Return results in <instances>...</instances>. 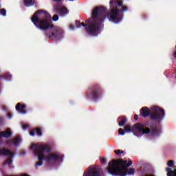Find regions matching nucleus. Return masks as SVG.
Wrapping results in <instances>:
<instances>
[{
	"label": "nucleus",
	"mask_w": 176,
	"mask_h": 176,
	"mask_svg": "<svg viewBox=\"0 0 176 176\" xmlns=\"http://www.w3.org/2000/svg\"><path fill=\"white\" fill-rule=\"evenodd\" d=\"M31 20L35 27L41 31H47L45 35L48 39L63 38V30L58 28H54V25L52 23V15L49 12L38 10L31 17ZM48 30H50L49 32H47Z\"/></svg>",
	"instance_id": "1"
},
{
	"label": "nucleus",
	"mask_w": 176,
	"mask_h": 176,
	"mask_svg": "<svg viewBox=\"0 0 176 176\" xmlns=\"http://www.w3.org/2000/svg\"><path fill=\"white\" fill-rule=\"evenodd\" d=\"M107 16V8L104 7H96L92 12V20L94 23L89 24H85L81 23L80 26L85 27V30L89 35H94L97 32L101 31V27H102V23H104V19Z\"/></svg>",
	"instance_id": "2"
},
{
	"label": "nucleus",
	"mask_w": 176,
	"mask_h": 176,
	"mask_svg": "<svg viewBox=\"0 0 176 176\" xmlns=\"http://www.w3.org/2000/svg\"><path fill=\"white\" fill-rule=\"evenodd\" d=\"M34 156L38 157V162L36 164V167H41V166L43 165V160H45L47 163L49 162H58L60 160H63V156L58 155L56 153H50L52 152V149L49 145H36L33 144L30 146V149H34ZM45 153H50L46 157H45Z\"/></svg>",
	"instance_id": "3"
},
{
	"label": "nucleus",
	"mask_w": 176,
	"mask_h": 176,
	"mask_svg": "<svg viewBox=\"0 0 176 176\" xmlns=\"http://www.w3.org/2000/svg\"><path fill=\"white\" fill-rule=\"evenodd\" d=\"M131 164H133L132 160L127 162V161L122 159L114 160L109 162L107 170L111 175L126 176L127 174L128 175H132V174L135 173L134 168H130L129 170H126V168H129Z\"/></svg>",
	"instance_id": "4"
},
{
	"label": "nucleus",
	"mask_w": 176,
	"mask_h": 176,
	"mask_svg": "<svg viewBox=\"0 0 176 176\" xmlns=\"http://www.w3.org/2000/svg\"><path fill=\"white\" fill-rule=\"evenodd\" d=\"M140 115L142 118H148L150 116L151 120L157 123H162L166 117L164 109L157 106H153L151 109L147 107H142L140 110Z\"/></svg>",
	"instance_id": "5"
},
{
	"label": "nucleus",
	"mask_w": 176,
	"mask_h": 176,
	"mask_svg": "<svg viewBox=\"0 0 176 176\" xmlns=\"http://www.w3.org/2000/svg\"><path fill=\"white\" fill-rule=\"evenodd\" d=\"M151 129L146 127L145 125L141 123H137L133 126L129 124L126 125L124 128L125 133H138L140 135H144V134H150L151 137H155V135H159V130L157 128L153 127V125L150 126Z\"/></svg>",
	"instance_id": "6"
},
{
	"label": "nucleus",
	"mask_w": 176,
	"mask_h": 176,
	"mask_svg": "<svg viewBox=\"0 0 176 176\" xmlns=\"http://www.w3.org/2000/svg\"><path fill=\"white\" fill-rule=\"evenodd\" d=\"M127 6H122V10L118 8L112 9L109 13L111 21H115L116 23H120L123 20V12L128 10Z\"/></svg>",
	"instance_id": "7"
},
{
	"label": "nucleus",
	"mask_w": 176,
	"mask_h": 176,
	"mask_svg": "<svg viewBox=\"0 0 176 176\" xmlns=\"http://www.w3.org/2000/svg\"><path fill=\"white\" fill-rule=\"evenodd\" d=\"M88 96L94 100V101H97L98 98L102 96V89L101 86L98 84H95L89 90L88 93Z\"/></svg>",
	"instance_id": "8"
},
{
	"label": "nucleus",
	"mask_w": 176,
	"mask_h": 176,
	"mask_svg": "<svg viewBox=\"0 0 176 176\" xmlns=\"http://www.w3.org/2000/svg\"><path fill=\"white\" fill-rule=\"evenodd\" d=\"M0 156H10L3 163L4 166H12L13 163V157H14V153H12L10 150H6L3 148L0 149Z\"/></svg>",
	"instance_id": "9"
},
{
	"label": "nucleus",
	"mask_w": 176,
	"mask_h": 176,
	"mask_svg": "<svg viewBox=\"0 0 176 176\" xmlns=\"http://www.w3.org/2000/svg\"><path fill=\"white\" fill-rule=\"evenodd\" d=\"M55 13H57L59 16L62 17H65L69 13V10L66 7H61L60 6L56 5L54 7Z\"/></svg>",
	"instance_id": "10"
},
{
	"label": "nucleus",
	"mask_w": 176,
	"mask_h": 176,
	"mask_svg": "<svg viewBox=\"0 0 176 176\" xmlns=\"http://www.w3.org/2000/svg\"><path fill=\"white\" fill-rule=\"evenodd\" d=\"M83 176H101V173L96 168H92L89 169L87 172L84 173Z\"/></svg>",
	"instance_id": "11"
},
{
	"label": "nucleus",
	"mask_w": 176,
	"mask_h": 176,
	"mask_svg": "<svg viewBox=\"0 0 176 176\" xmlns=\"http://www.w3.org/2000/svg\"><path fill=\"white\" fill-rule=\"evenodd\" d=\"M25 108H27V106L25 104H21L20 102L17 103L15 107L16 110L20 113H22V115H25V113H27Z\"/></svg>",
	"instance_id": "12"
},
{
	"label": "nucleus",
	"mask_w": 176,
	"mask_h": 176,
	"mask_svg": "<svg viewBox=\"0 0 176 176\" xmlns=\"http://www.w3.org/2000/svg\"><path fill=\"white\" fill-rule=\"evenodd\" d=\"M35 134H36L38 137H42V129L34 128L30 131V135H31V137H34Z\"/></svg>",
	"instance_id": "13"
},
{
	"label": "nucleus",
	"mask_w": 176,
	"mask_h": 176,
	"mask_svg": "<svg viewBox=\"0 0 176 176\" xmlns=\"http://www.w3.org/2000/svg\"><path fill=\"white\" fill-rule=\"evenodd\" d=\"M120 6H123V2L120 1H114L110 0V7L112 9H115V8H120Z\"/></svg>",
	"instance_id": "14"
},
{
	"label": "nucleus",
	"mask_w": 176,
	"mask_h": 176,
	"mask_svg": "<svg viewBox=\"0 0 176 176\" xmlns=\"http://www.w3.org/2000/svg\"><path fill=\"white\" fill-rule=\"evenodd\" d=\"M12 134L10 129H8L4 131L0 132V137H3V138H10V137H12Z\"/></svg>",
	"instance_id": "15"
},
{
	"label": "nucleus",
	"mask_w": 176,
	"mask_h": 176,
	"mask_svg": "<svg viewBox=\"0 0 176 176\" xmlns=\"http://www.w3.org/2000/svg\"><path fill=\"white\" fill-rule=\"evenodd\" d=\"M166 171L167 173V176H176V168L173 170L171 168H166Z\"/></svg>",
	"instance_id": "16"
},
{
	"label": "nucleus",
	"mask_w": 176,
	"mask_h": 176,
	"mask_svg": "<svg viewBox=\"0 0 176 176\" xmlns=\"http://www.w3.org/2000/svg\"><path fill=\"white\" fill-rule=\"evenodd\" d=\"M23 3L26 8H30V6L35 5V0H24Z\"/></svg>",
	"instance_id": "17"
},
{
	"label": "nucleus",
	"mask_w": 176,
	"mask_h": 176,
	"mask_svg": "<svg viewBox=\"0 0 176 176\" xmlns=\"http://www.w3.org/2000/svg\"><path fill=\"white\" fill-rule=\"evenodd\" d=\"M11 142H12V144H14L15 145L20 144V138L19 137L15 138L14 139L11 140Z\"/></svg>",
	"instance_id": "18"
},
{
	"label": "nucleus",
	"mask_w": 176,
	"mask_h": 176,
	"mask_svg": "<svg viewBox=\"0 0 176 176\" xmlns=\"http://www.w3.org/2000/svg\"><path fill=\"white\" fill-rule=\"evenodd\" d=\"M0 14L3 17H6V10L5 8L0 9Z\"/></svg>",
	"instance_id": "19"
},
{
	"label": "nucleus",
	"mask_w": 176,
	"mask_h": 176,
	"mask_svg": "<svg viewBox=\"0 0 176 176\" xmlns=\"http://www.w3.org/2000/svg\"><path fill=\"white\" fill-rule=\"evenodd\" d=\"M126 124V118H122V120L119 122L120 127H123Z\"/></svg>",
	"instance_id": "20"
},
{
	"label": "nucleus",
	"mask_w": 176,
	"mask_h": 176,
	"mask_svg": "<svg viewBox=\"0 0 176 176\" xmlns=\"http://www.w3.org/2000/svg\"><path fill=\"white\" fill-rule=\"evenodd\" d=\"M114 153H116V155L119 156V155H122V154L124 153V151H120V150H115Z\"/></svg>",
	"instance_id": "21"
},
{
	"label": "nucleus",
	"mask_w": 176,
	"mask_h": 176,
	"mask_svg": "<svg viewBox=\"0 0 176 176\" xmlns=\"http://www.w3.org/2000/svg\"><path fill=\"white\" fill-rule=\"evenodd\" d=\"M125 133H126V131H124V130H123V129L120 128L118 129V134L120 135H124Z\"/></svg>",
	"instance_id": "22"
},
{
	"label": "nucleus",
	"mask_w": 176,
	"mask_h": 176,
	"mask_svg": "<svg viewBox=\"0 0 176 176\" xmlns=\"http://www.w3.org/2000/svg\"><path fill=\"white\" fill-rule=\"evenodd\" d=\"M167 166H168V167H173L174 166V161L169 160L167 163Z\"/></svg>",
	"instance_id": "23"
},
{
	"label": "nucleus",
	"mask_w": 176,
	"mask_h": 176,
	"mask_svg": "<svg viewBox=\"0 0 176 176\" xmlns=\"http://www.w3.org/2000/svg\"><path fill=\"white\" fill-rule=\"evenodd\" d=\"M75 24H76V28H80V21H76Z\"/></svg>",
	"instance_id": "24"
},
{
	"label": "nucleus",
	"mask_w": 176,
	"mask_h": 176,
	"mask_svg": "<svg viewBox=\"0 0 176 176\" xmlns=\"http://www.w3.org/2000/svg\"><path fill=\"white\" fill-rule=\"evenodd\" d=\"M53 21H57L58 20V14H54L52 17Z\"/></svg>",
	"instance_id": "25"
},
{
	"label": "nucleus",
	"mask_w": 176,
	"mask_h": 176,
	"mask_svg": "<svg viewBox=\"0 0 176 176\" xmlns=\"http://www.w3.org/2000/svg\"><path fill=\"white\" fill-rule=\"evenodd\" d=\"M100 162L102 164H105V163H107V160H105V158L100 157Z\"/></svg>",
	"instance_id": "26"
},
{
	"label": "nucleus",
	"mask_w": 176,
	"mask_h": 176,
	"mask_svg": "<svg viewBox=\"0 0 176 176\" xmlns=\"http://www.w3.org/2000/svg\"><path fill=\"white\" fill-rule=\"evenodd\" d=\"M22 127L23 130H27L30 127V126L24 124Z\"/></svg>",
	"instance_id": "27"
},
{
	"label": "nucleus",
	"mask_w": 176,
	"mask_h": 176,
	"mask_svg": "<svg viewBox=\"0 0 176 176\" xmlns=\"http://www.w3.org/2000/svg\"><path fill=\"white\" fill-rule=\"evenodd\" d=\"M134 119H135V120H138V115L135 114L134 116Z\"/></svg>",
	"instance_id": "28"
},
{
	"label": "nucleus",
	"mask_w": 176,
	"mask_h": 176,
	"mask_svg": "<svg viewBox=\"0 0 176 176\" xmlns=\"http://www.w3.org/2000/svg\"><path fill=\"white\" fill-rule=\"evenodd\" d=\"M69 28L71 30H75V27L73 25H71Z\"/></svg>",
	"instance_id": "29"
},
{
	"label": "nucleus",
	"mask_w": 176,
	"mask_h": 176,
	"mask_svg": "<svg viewBox=\"0 0 176 176\" xmlns=\"http://www.w3.org/2000/svg\"><path fill=\"white\" fill-rule=\"evenodd\" d=\"M85 23H87V24H91V23H90L89 19H87V20L85 21Z\"/></svg>",
	"instance_id": "30"
},
{
	"label": "nucleus",
	"mask_w": 176,
	"mask_h": 176,
	"mask_svg": "<svg viewBox=\"0 0 176 176\" xmlns=\"http://www.w3.org/2000/svg\"><path fill=\"white\" fill-rule=\"evenodd\" d=\"M54 2H61V0H54Z\"/></svg>",
	"instance_id": "31"
},
{
	"label": "nucleus",
	"mask_w": 176,
	"mask_h": 176,
	"mask_svg": "<svg viewBox=\"0 0 176 176\" xmlns=\"http://www.w3.org/2000/svg\"><path fill=\"white\" fill-rule=\"evenodd\" d=\"M174 58H176V51L174 52Z\"/></svg>",
	"instance_id": "32"
},
{
	"label": "nucleus",
	"mask_w": 176,
	"mask_h": 176,
	"mask_svg": "<svg viewBox=\"0 0 176 176\" xmlns=\"http://www.w3.org/2000/svg\"><path fill=\"white\" fill-rule=\"evenodd\" d=\"M133 133H134V134H135V132H134Z\"/></svg>",
	"instance_id": "33"
},
{
	"label": "nucleus",
	"mask_w": 176,
	"mask_h": 176,
	"mask_svg": "<svg viewBox=\"0 0 176 176\" xmlns=\"http://www.w3.org/2000/svg\"><path fill=\"white\" fill-rule=\"evenodd\" d=\"M133 133H134V134H135V132H134Z\"/></svg>",
	"instance_id": "34"
}]
</instances>
